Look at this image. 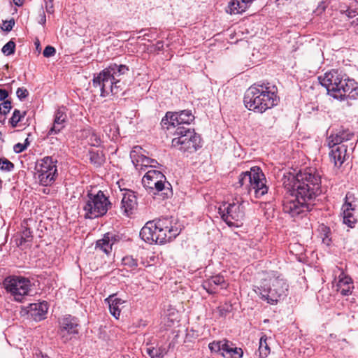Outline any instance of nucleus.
I'll use <instances>...</instances> for the list:
<instances>
[{"label": "nucleus", "instance_id": "64", "mask_svg": "<svg viewBox=\"0 0 358 358\" xmlns=\"http://www.w3.org/2000/svg\"><path fill=\"white\" fill-rule=\"evenodd\" d=\"M144 31V29H141L139 33H142Z\"/></svg>", "mask_w": 358, "mask_h": 358}, {"label": "nucleus", "instance_id": "11", "mask_svg": "<svg viewBox=\"0 0 358 358\" xmlns=\"http://www.w3.org/2000/svg\"><path fill=\"white\" fill-rule=\"evenodd\" d=\"M282 180H290L291 182H297L299 185L307 183L313 185V189L317 190L322 186L321 176L317 171L312 167L306 168L303 170H300L296 174L287 173L285 174Z\"/></svg>", "mask_w": 358, "mask_h": 358}, {"label": "nucleus", "instance_id": "15", "mask_svg": "<svg viewBox=\"0 0 358 358\" xmlns=\"http://www.w3.org/2000/svg\"><path fill=\"white\" fill-rule=\"evenodd\" d=\"M352 198V195L350 193H348L345 196V201L342 206L343 223L350 228H353L357 222L354 215L357 205L354 201L350 200Z\"/></svg>", "mask_w": 358, "mask_h": 358}, {"label": "nucleus", "instance_id": "21", "mask_svg": "<svg viewBox=\"0 0 358 358\" xmlns=\"http://www.w3.org/2000/svg\"><path fill=\"white\" fill-rule=\"evenodd\" d=\"M136 206V197L133 192H128L123 194L121 201V209L124 215L129 216L133 214Z\"/></svg>", "mask_w": 358, "mask_h": 358}, {"label": "nucleus", "instance_id": "27", "mask_svg": "<svg viewBox=\"0 0 358 358\" xmlns=\"http://www.w3.org/2000/svg\"><path fill=\"white\" fill-rule=\"evenodd\" d=\"M154 221L148 222L141 229L139 236L142 240L150 244L155 243L156 231L154 228Z\"/></svg>", "mask_w": 358, "mask_h": 358}, {"label": "nucleus", "instance_id": "6", "mask_svg": "<svg viewBox=\"0 0 358 358\" xmlns=\"http://www.w3.org/2000/svg\"><path fill=\"white\" fill-rule=\"evenodd\" d=\"M174 135L177 137L173 138L172 147L183 152L193 153L202 146L201 137L194 129L179 126Z\"/></svg>", "mask_w": 358, "mask_h": 358}, {"label": "nucleus", "instance_id": "14", "mask_svg": "<svg viewBox=\"0 0 358 358\" xmlns=\"http://www.w3.org/2000/svg\"><path fill=\"white\" fill-rule=\"evenodd\" d=\"M211 352L219 353L224 358H241L243 351L227 340L214 341L208 345Z\"/></svg>", "mask_w": 358, "mask_h": 358}, {"label": "nucleus", "instance_id": "35", "mask_svg": "<svg viewBox=\"0 0 358 358\" xmlns=\"http://www.w3.org/2000/svg\"><path fill=\"white\" fill-rule=\"evenodd\" d=\"M87 142L91 146L99 147L101 144V139L100 136L94 131H89Z\"/></svg>", "mask_w": 358, "mask_h": 358}, {"label": "nucleus", "instance_id": "34", "mask_svg": "<svg viewBox=\"0 0 358 358\" xmlns=\"http://www.w3.org/2000/svg\"><path fill=\"white\" fill-rule=\"evenodd\" d=\"M23 230L21 232V237L19 241V245H22L26 242H31L33 238L32 231L27 227L22 224Z\"/></svg>", "mask_w": 358, "mask_h": 358}, {"label": "nucleus", "instance_id": "2", "mask_svg": "<svg viewBox=\"0 0 358 358\" xmlns=\"http://www.w3.org/2000/svg\"><path fill=\"white\" fill-rule=\"evenodd\" d=\"M268 85L254 84L246 90L243 102L248 110L263 113L278 104L277 89Z\"/></svg>", "mask_w": 358, "mask_h": 358}, {"label": "nucleus", "instance_id": "25", "mask_svg": "<svg viewBox=\"0 0 358 358\" xmlns=\"http://www.w3.org/2000/svg\"><path fill=\"white\" fill-rule=\"evenodd\" d=\"M129 71V66L127 65L113 63L103 70V75L107 73L115 79H118L121 76L127 73Z\"/></svg>", "mask_w": 358, "mask_h": 358}, {"label": "nucleus", "instance_id": "16", "mask_svg": "<svg viewBox=\"0 0 358 358\" xmlns=\"http://www.w3.org/2000/svg\"><path fill=\"white\" fill-rule=\"evenodd\" d=\"M115 80L113 77L107 73L103 75V70L98 74L94 76L92 83L94 87H99L101 92V96H107L110 93L113 81Z\"/></svg>", "mask_w": 358, "mask_h": 358}, {"label": "nucleus", "instance_id": "31", "mask_svg": "<svg viewBox=\"0 0 358 358\" xmlns=\"http://www.w3.org/2000/svg\"><path fill=\"white\" fill-rule=\"evenodd\" d=\"M112 243L108 238V234H105L103 237L96 243V248H100L106 254H109L112 250Z\"/></svg>", "mask_w": 358, "mask_h": 358}, {"label": "nucleus", "instance_id": "37", "mask_svg": "<svg viewBox=\"0 0 358 358\" xmlns=\"http://www.w3.org/2000/svg\"><path fill=\"white\" fill-rule=\"evenodd\" d=\"M25 115L26 112H24L22 114H21L19 110L15 109L13 113L12 117L9 120L12 127H16L17 124L22 120V119L24 117Z\"/></svg>", "mask_w": 358, "mask_h": 358}, {"label": "nucleus", "instance_id": "4", "mask_svg": "<svg viewBox=\"0 0 358 358\" xmlns=\"http://www.w3.org/2000/svg\"><path fill=\"white\" fill-rule=\"evenodd\" d=\"M266 179L259 166H253L250 171L242 172L234 184L236 189H241L244 194H250L254 192L255 198L264 196L268 190L266 185Z\"/></svg>", "mask_w": 358, "mask_h": 358}, {"label": "nucleus", "instance_id": "39", "mask_svg": "<svg viewBox=\"0 0 358 358\" xmlns=\"http://www.w3.org/2000/svg\"><path fill=\"white\" fill-rule=\"evenodd\" d=\"M15 165L13 162L5 157L0 158V170L10 172L14 169Z\"/></svg>", "mask_w": 358, "mask_h": 358}, {"label": "nucleus", "instance_id": "46", "mask_svg": "<svg viewBox=\"0 0 358 358\" xmlns=\"http://www.w3.org/2000/svg\"><path fill=\"white\" fill-rule=\"evenodd\" d=\"M14 25H15V20H14V19H11L8 21H7V20L3 21V24L1 27V28L3 31L9 32L12 30Z\"/></svg>", "mask_w": 358, "mask_h": 358}, {"label": "nucleus", "instance_id": "43", "mask_svg": "<svg viewBox=\"0 0 358 358\" xmlns=\"http://www.w3.org/2000/svg\"><path fill=\"white\" fill-rule=\"evenodd\" d=\"M109 306V310L110 314L115 318L118 319L120 316L121 309L116 303H108Z\"/></svg>", "mask_w": 358, "mask_h": 358}, {"label": "nucleus", "instance_id": "22", "mask_svg": "<svg viewBox=\"0 0 358 358\" xmlns=\"http://www.w3.org/2000/svg\"><path fill=\"white\" fill-rule=\"evenodd\" d=\"M342 101L345 99L355 100L358 97V83L354 80L348 78L344 83V88L342 89Z\"/></svg>", "mask_w": 358, "mask_h": 358}, {"label": "nucleus", "instance_id": "24", "mask_svg": "<svg viewBox=\"0 0 358 358\" xmlns=\"http://www.w3.org/2000/svg\"><path fill=\"white\" fill-rule=\"evenodd\" d=\"M48 310V305L46 301L30 304V314L35 320H42L45 318Z\"/></svg>", "mask_w": 358, "mask_h": 358}, {"label": "nucleus", "instance_id": "49", "mask_svg": "<svg viewBox=\"0 0 358 358\" xmlns=\"http://www.w3.org/2000/svg\"><path fill=\"white\" fill-rule=\"evenodd\" d=\"M105 301L107 303H116V305H118L119 306L124 303V301L122 299L115 297V294L110 295L105 299Z\"/></svg>", "mask_w": 358, "mask_h": 358}, {"label": "nucleus", "instance_id": "62", "mask_svg": "<svg viewBox=\"0 0 358 358\" xmlns=\"http://www.w3.org/2000/svg\"><path fill=\"white\" fill-rule=\"evenodd\" d=\"M1 187H2V180H1V179L0 178V189H1Z\"/></svg>", "mask_w": 358, "mask_h": 358}, {"label": "nucleus", "instance_id": "45", "mask_svg": "<svg viewBox=\"0 0 358 358\" xmlns=\"http://www.w3.org/2000/svg\"><path fill=\"white\" fill-rule=\"evenodd\" d=\"M171 112H166L165 116L162 119L161 125L164 129H169V126H171L169 118H171Z\"/></svg>", "mask_w": 358, "mask_h": 358}, {"label": "nucleus", "instance_id": "40", "mask_svg": "<svg viewBox=\"0 0 358 358\" xmlns=\"http://www.w3.org/2000/svg\"><path fill=\"white\" fill-rule=\"evenodd\" d=\"M1 51L6 56L14 54L15 51V43L12 40L9 41L3 46Z\"/></svg>", "mask_w": 358, "mask_h": 358}, {"label": "nucleus", "instance_id": "57", "mask_svg": "<svg viewBox=\"0 0 358 358\" xmlns=\"http://www.w3.org/2000/svg\"><path fill=\"white\" fill-rule=\"evenodd\" d=\"M8 96V92L4 89H0V101H6V99Z\"/></svg>", "mask_w": 358, "mask_h": 358}, {"label": "nucleus", "instance_id": "60", "mask_svg": "<svg viewBox=\"0 0 358 358\" xmlns=\"http://www.w3.org/2000/svg\"><path fill=\"white\" fill-rule=\"evenodd\" d=\"M24 145H27V148L29 145V141L28 138L25 139Z\"/></svg>", "mask_w": 358, "mask_h": 358}, {"label": "nucleus", "instance_id": "20", "mask_svg": "<svg viewBox=\"0 0 358 358\" xmlns=\"http://www.w3.org/2000/svg\"><path fill=\"white\" fill-rule=\"evenodd\" d=\"M141 150V148L136 146L130 153L131 161L136 166H138V163H141V166L145 167H157L159 165V163L157 162V160L154 159H151L143 155H138V150Z\"/></svg>", "mask_w": 358, "mask_h": 358}, {"label": "nucleus", "instance_id": "56", "mask_svg": "<svg viewBox=\"0 0 358 358\" xmlns=\"http://www.w3.org/2000/svg\"><path fill=\"white\" fill-rule=\"evenodd\" d=\"M40 20L38 21V23L42 24V25H45V22H46V16H45V12L43 10V8H41V12L40 13Z\"/></svg>", "mask_w": 358, "mask_h": 358}, {"label": "nucleus", "instance_id": "10", "mask_svg": "<svg viewBox=\"0 0 358 358\" xmlns=\"http://www.w3.org/2000/svg\"><path fill=\"white\" fill-rule=\"evenodd\" d=\"M3 287L15 301L22 302L31 291V283L29 278L21 275H9L3 281Z\"/></svg>", "mask_w": 358, "mask_h": 358}, {"label": "nucleus", "instance_id": "13", "mask_svg": "<svg viewBox=\"0 0 358 358\" xmlns=\"http://www.w3.org/2000/svg\"><path fill=\"white\" fill-rule=\"evenodd\" d=\"M80 322L78 318L71 315H65L59 318L57 335L62 343H66L73 336L79 333Z\"/></svg>", "mask_w": 358, "mask_h": 358}, {"label": "nucleus", "instance_id": "19", "mask_svg": "<svg viewBox=\"0 0 358 358\" xmlns=\"http://www.w3.org/2000/svg\"><path fill=\"white\" fill-rule=\"evenodd\" d=\"M171 231L155 229V243L164 244L170 242L176 238L181 232V229L178 227H170Z\"/></svg>", "mask_w": 358, "mask_h": 358}, {"label": "nucleus", "instance_id": "59", "mask_svg": "<svg viewBox=\"0 0 358 358\" xmlns=\"http://www.w3.org/2000/svg\"><path fill=\"white\" fill-rule=\"evenodd\" d=\"M13 3L17 6H21L24 3V0H13Z\"/></svg>", "mask_w": 358, "mask_h": 358}, {"label": "nucleus", "instance_id": "44", "mask_svg": "<svg viewBox=\"0 0 358 358\" xmlns=\"http://www.w3.org/2000/svg\"><path fill=\"white\" fill-rule=\"evenodd\" d=\"M12 108L11 102L9 100H6L0 104V114L6 115L8 113Z\"/></svg>", "mask_w": 358, "mask_h": 358}, {"label": "nucleus", "instance_id": "12", "mask_svg": "<svg viewBox=\"0 0 358 358\" xmlns=\"http://www.w3.org/2000/svg\"><path fill=\"white\" fill-rule=\"evenodd\" d=\"M218 213L229 227H238L237 222H241L245 216L244 201L233 202L227 206L223 205L219 208Z\"/></svg>", "mask_w": 358, "mask_h": 358}, {"label": "nucleus", "instance_id": "36", "mask_svg": "<svg viewBox=\"0 0 358 358\" xmlns=\"http://www.w3.org/2000/svg\"><path fill=\"white\" fill-rule=\"evenodd\" d=\"M89 155L90 160L92 164L96 166H100L103 164L104 159L101 154L98 152L90 151Z\"/></svg>", "mask_w": 358, "mask_h": 358}, {"label": "nucleus", "instance_id": "55", "mask_svg": "<svg viewBox=\"0 0 358 358\" xmlns=\"http://www.w3.org/2000/svg\"><path fill=\"white\" fill-rule=\"evenodd\" d=\"M348 18H352L355 17L357 11L355 10L347 9L343 12Z\"/></svg>", "mask_w": 358, "mask_h": 358}, {"label": "nucleus", "instance_id": "58", "mask_svg": "<svg viewBox=\"0 0 358 358\" xmlns=\"http://www.w3.org/2000/svg\"><path fill=\"white\" fill-rule=\"evenodd\" d=\"M164 48V42L162 41H159L157 42V43L155 45V50H162Z\"/></svg>", "mask_w": 358, "mask_h": 358}, {"label": "nucleus", "instance_id": "5", "mask_svg": "<svg viewBox=\"0 0 358 358\" xmlns=\"http://www.w3.org/2000/svg\"><path fill=\"white\" fill-rule=\"evenodd\" d=\"M142 183L155 198L159 196V199L164 200L170 198L173 194L170 182L166 180V176L160 171H148L143 176Z\"/></svg>", "mask_w": 358, "mask_h": 358}, {"label": "nucleus", "instance_id": "9", "mask_svg": "<svg viewBox=\"0 0 358 358\" xmlns=\"http://www.w3.org/2000/svg\"><path fill=\"white\" fill-rule=\"evenodd\" d=\"M57 159L53 156H45L36 164V174L39 183L43 186H50L54 183L58 176Z\"/></svg>", "mask_w": 358, "mask_h": 358}, {"label": "nucleus", "instance_id": "3", "mask_svg": "<svg viewBox=\"0 0 358 358\" xmlns=\"http://www.w3.org/2000/svg\"><path fill=\"white\" fill-rule=\"evenodd\" d=\"M253 290L262 299L274 305L287 296L289 285L282 275L273 273L263 279L259 285L254 286Z\"/></svg>", "mask_w": 358, "mask_h": 358}, {"label": "nucleus", "instance_id": "17", "mask_svg": "<svg viewBox=\"0 0 358 358\" xmlns=\"http://www.w3.org/2000/svg\"><path fill=\"white\" fill-rule=\"evenodd\" d=\"M330 152L329 153V159L336 168H340L348 156V146L346 145H332L328 144Z\"/></svg>", "mask_w": 358, "mask_h": 358}, {"label": "nucleus", "instance_id": "50", "mask_svg": "<svg viewBox=\"0 0 358 358\" xmlns=\"http://www.w3.org/2000/svg\"><path fill=\"white\" fill-rule=\"evenodd\" d=\"M44 1H45V11L48 14H52L54 13L53 0H44Z\"/></svg>", "mask_w": 358, "mask_h": 358}, {"label": "nucleus", "instance_id": "42", "mask_svg": "<svg viewBox=\"0 0 358 358\" xmlns=\"http://www.w3.org/2000/svg\"><path fill=\"white\" fill-rule=\"evenodd\" d=\"M122 264L130 268H135L138 266L137 260L131 256H127L122 259Z\"/></svg>", "mask_w": 358, "mask_h": 358}, {"label": "nucleus", "instance_id": "7", "mask_svg": "<svg viewBox=\"0 0 358 358\" xmlns=\"http://www.w3.org/2000/svg\"><path fill=\"white\" fill-rule=\"evenodd\" d=\"M112 203L108 196L99 190L96 194H87V199L83 206L85 211V217L87 219H95L106 215L111 208Z\"/></svg>", "mask_w": 358, "mask_h": 358}, {"label": "nucleus", "instance_id": "51", "mask_svg": "<svg viewBox=\"0 0 358 358\" xmlns=\"http://www.w3.org/2000/svg\"><path fill=\"white\" fill-rule=\"evenodd\" d=\"M352 287L348 286V287H337V290L343 295V296H349L352 293L351 288Z\"/></svg>", "mask_w": 358, "mask_h": 358}, {"label": "nucleus", "instance_id": "48", "mask_svg": "<svg viewBox=\"0 0 358 358\" xmlns=\"http://www.w3.org/2000/svg\"><path fill=\"white\" fill-rule=\"evenodd\" d=\"M56 49L51 45H47L43 50V55L45 57H50L55 55Z\"/></svg>", "mask_w": 358, "mask_h": 358}, {"label": "nucleus", "instance_id": "1", "mask_svg": "<svg viewBox=\"0 0 358 358\" xmlns=\"http://www.w3.org/2000/svg\"><path fill=\"white\" fill-rule=\"evenodd\" d=\"M285 189L290 193L294 198L287 199L282 205L283 212L292 217H302L310 212L315 206V200L322 192V186L313 189V185L307 183L299 185V182H291L290 180H282Z\"/></svg>", "mask_w": 358, "mask_h": 358}, {"label": "nucleus", "instance_id": "32", "mask_svg": "<svg viewBox=\"0 0 358 358\" xmlns=\"http://www.w3.org/2000/svg\"><path fill=\"white\" fill-rule=\"evenodd\" d=\"M154 228L155 229H158L159 230L164 229L165 231H171L170 227H174L172 225L171 218L169 217H162L159 219L158 220L154 222ZM175 227H176L175 226Z\"/></svg>", "mask_w": 358, "mask_h": 358}, {"label": "nucleus", "instance_id": "26", "mask_svg": "<svg viewBox=\"0 0 358 358\" xmlns=\"http://www.w3.org/2000/svg\"><path fill=\"white\" fill-rule=\"evenodd\" d=\"M354 136V134L347 130L339 131L335 135L331 134L328 138V144L332 145H344L343 143L351 140Z\"/></svg>", "mask_w": 358, "mask_h": 358}, {"label": "nucleus", "instance_id": "30", "mask_svg": "<svg viewBox=\"0 0 358 358\" xmlns=\"http://www.w3.org/2000/svg\"><path fill=\"white\" fill-rule=\"evenodd\" d=\"M178 125L184 126V124L189 125L190 123L194 120V116L192 111L189 110H183L178 112Z\"/></svg>", "mask_w": 358, "mask_h": 358}, {"label": "nucleus", "instance_id": "8", "mask_svg": "<svg viewBox=\"0 0 358 358\" xmlns=\"http://www.w3.org/2000/svg\"><path fill=\"white\" fill-rule=\"evenodd\" d=\"M348 76L338 69H331L324 76L318 77L320 84L327 90V94L334 99L342 101V89Z\"/></svg>", "mask_w": 358, "mask_h": 358}, {"label": "nucleus", "instance_id": "41", "mask_svg": "<svg viewBox=\"0 0 358 358\" xmlns=\"http://www.w3.org/2000/svg\"><path fill=\"white\" fill-rule=\"evenodd\" d=\"M352 284V280L350 277H349L348 275H345L343 273H342L339 275V280L337 283V287H341L343 286L348 287V286H351Z\"/></svg>", "mask_w": 358, "mask_h": 358}, {"label": "nucleus", "instance_id": "52", "mask_svg": "<svg viewBox=\"0 0 358 358\" xmlns=\"http://www.w3.org/2000/svg\"><path fill=\"white\" fill-rule=\"evenodd\" d=\"M171 118H169L170 120V123L171 126L178 128V112H171Z\"/></svg>", "mask_w": 358, "mask_h": 358}, {"label": "nucleus", "instance_id": "33", "mask_svg": "<svg viewBox=\"0 0 358 358\" xmlns=\"http://www.w3.org/2000/svg\"><path fill=\"white\" fill-rule=\"evenodd\" d=\"M146 352L151 358H163L166 351L163 347L157 348L150 347L146 349Z\"/></svg>", "mask_w": 358, "mask_h": 358}, {"label": "nucleus", "instance_id": "47", "mask_svg": "<svg viewBox=\"0 0 358 358\" xmlns=\"http://www.w3.org/2000/svg\"><path fill=\"white\" fill-rule=\"evenodd\" d=\"M16 94H17V98L20 101H22V100H24V99H26L28 96L29 92L24 87H19L17 90Z\"/></svg>", "mask_w": 358, "mask_h": 358}, {"label": "nucleus", "instance_id": "63", "mask_svg": "<svg viewBox=\"0 0 358 358\" xmlns=\"http://www.w3.org/2000/svg\"><path fill=\"white\" fill-rule=\"evenodd\" d=\"M39 45V42H38L37 43H36V46H38Z\"/></svg>", "mask_w": 358, "mask_h": 358}, {"label": "nucleus", "instance_id": "38", "mask_svg": "<svg viewBox=\"0 0 358 358\" xmlns=\"http://www.w3.org/2000/svg\"><path fill=\"white\" fill-rule=\"evenodd\" d=\"M125 85L123 82L121 81L120 78L115 79L113 81V85L112 90H110V93L113 95H117L120 93L122 94H124V92H122L124 90Z\"/></svg>", "mask_w": 358, "mask_h": 358}, {"label": "nucleus", "instance_id": "61", "mask_svg": "<svg viewBox=\"0 0 358 358\" xmlns=\"http://www.w3.org/2000/svg\"><path fill=\"white\" fill-rule=\"evenodd\" d=\"M41 358H50V357L46 355H42Z\"/></svg>", "mask_w": 358, "mask_h": 358}, {"label": "nucleus", "instance_id": "53", "mask_svg": "<svg viewBox=\"0 0 358 358\" xmlns=\"http://www.w3.org/2000/svg\"><path fill=\"white\" fill-rule=\"evenodd\" d=\"M106 234H108V238L111 241L112 245L116 243H118L121 240V237L118 234H113L110 232H108Z\"/></svg>", "mask_w": 358, "mask_h": 358}, {"label": "nucleus", "instance_id": "18", "mask_svg": "<svg viewBox=\"0 0 358 358\" xmlns=\"http://www.w3.org/2000/svg\"><path fill=\"white\" fill-rule=\"evenodd\" d=\"M229 284L227 282L224 277L221 274L213 275L204 281L202 287L210 294L216 293L215 286H220L222 289H227Z\"/></svg>", "mask_w": 358, "mask_h": 358}, {"label": "nucleus", "instance_id": "54", "mask_svg": "<svg viewBox=\"0 0 358 358\" xmlns=\"http://www.w3.org/2000/svg\"><path fill=\"white\" fill-rule=\"evenodd\" d=\"M27 149V145L24 143H17L13 147V150L15 153H20Z\"/></svg>", "mask_w": 358, "mask_h": 358}, {"label": "nucleus", "instance_id": "23", "mask_svg": "<svg viewBox=\"0 0 358 358\" xmlns=\"http://www.w3.org/2000/svg\"><path fill=\"white\" fill-rule=\"evenodd\" d=\"M66 115L64 110L59 108L55 112V120L52 127L49 130L48 135L50 136L52 134H58L64 127L66 122Z\"/></svg>", "mask_w": 358, "mask_h": 358}, {"label": "nucleus", "instance_id": "28", "mask_svg": "<svg viewBox=\"0 0 358 358\" xmlns=\"http://www.w3.org/2000/svg\"><path fill=\"white\" fill-rule=\"evenodd\" d=\"M255 0H231L229 3L231 14H239L245 12Z\"/></svg>", "mask_w": 358, "mask_h": 358}, {"label": "nucleus", "instance_id": "29", "mask_svg": "<svg viewBox=\"0 0 358 358\" xmlns=\"http://www.w3.org/2000/svg\"><path fill=\"white\" fill-rule=\"evenodd\" d=\"M266 341V336L261 337L258 350L255 353V358H266L270 354V348Z\"/></svg>", "mask_w": 358, "mask_h": 358}]
</instances>
